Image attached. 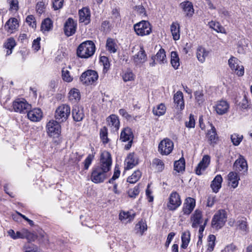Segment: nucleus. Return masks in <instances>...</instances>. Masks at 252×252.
<instances>
[{
    "label": "nucleus",
    "mask_w": 252,
    "mask_h": 252,
    "mask_svg": "<svg viewBox=\"0 0 252 252\" xmlns=\"http://www.w3.org/2000/svg\"><path fill=\"white\" fill-rule=\"evenodd\" d=\"M9 5V10L12 12H16L19 9V2L18 0H7Z\"/></svg>",
    "instance_id": "obj_53"
},
{
    "label": "nucleus",
    "mask_w": 252,
    "mask_h": 252,
    "mask_svg": "<svg viewBox=\"0 0 252 252\" xmlns=\"http://www.w3.org/2000/svg\"><path fill=\"white\" fill-rule=\"evenodd\" d=\"M135 229L137 230V232L139 233L140 235H142L144 232L147 229L146 221L142 220L139 221L135 225Z\"/></svg>",
    "instance_id": "obj_40"
},
{
    "label": "nucleus",
    "mask_w": 252,
    "mask_h": 252,
    "mask_svg": "<svg viewBox=\"0 0 252 252\" xmlns=\"http://www.w3.org/2000/svg\"><path fill=\"white\" fill-rule=\"evenodd\" d=\"M72 114L73 120L76 122L81 121L84 117L83 108H79L77 106L73 107Z\"/></svg>",
    "instance_id": "obj_27"
},
{
    "label": "nucleus",
    "mask_w": 252,
    "mask_h": 252,
    "mask_svg": "<svg viewBox=\"0 0 252 252\" xmlns=\"http://www.w3.org/2000/svg\"><path fill=\"white\" fill-rule=\"evenodd\" d=\"M122 77L125 82L131 81L134 80L135 75L132 71L127 70L123 73Z\"/></svg>",
    "instance_id": "obj_50"
},
{
    "label": "nucleus",
    "mask_w": 252,
    "mask_h": 252,
    "mask_svg": "<svg viewBox=\"0 0 252 252\" xmlns=\"http://www.w3.org/2000/svg\"><path fill=\"white\" fill-rule=\"evenodd\" d=\"M94 158V155L93 154H89L85 159L83 163L84 165V169L85 170L88 169L90 165L91 164Z\"/></svg>",
    "instance_id": "obj_55"
},
{
    "label": "nucleus",
    "mask_w": 252,
    "mask_h": 252,
    "mask_svg": "<svg viewBox=\"0 0 252 252\" xmlns=\"http://www.w3.org/2000/svg\"><path fill=\"white\" fill-rule=\"evenodd\" d=\"M236 247L233 244L226 246L222 252H234L236 251Z\"/></svg>",
    "instance_id": "obj_63"
},
{
    "label": "nucleus",
    "mask_w": 252,
    "mask_h": 252,
    "mask_svg": "<svg viewBox=\"0 0 252 252\" xmlns=\"http://www.w3.org/2000/svg\"><path fill=\"white\" fill-rule=\"evenodd\" d=\"M182 204L180 196L176 191L172 192L169 197L167 207L170 211L176 210Z\"/></svg>",
    "instance_id": "obj_9"
},
{
    "label": "nucleus",
    "mask_w": 252,
    "mask_h": 252,
    "mask_svg": "<svg viewBox=\"0 0 252 252\" xmlns=\"http://www.w3.org/2000/svg\"><path fill=\"white\" fill-rule=\"evenodd\" d=\"M80 23H84L85 25L89 24L91 22V12L88 7H83L78 11Z\"/></svg>",
    "instance_id": "obj_16"
},
{
    "label": "nucleus",
    "mask_w": 252,
    "mask_h": 252,
    "mask_svg": "<svg viewBox=\"0 0 252 252\" xmlns=\"http://www.w3.org/2000/svg\"><path fill=\"white\" fill-rule=\"evenodd\" d=\"M233 167L234 169L238 172L245 173L248 170L247 161L241 155H239V158L235 161Z\"/></svg>",
    "instance_id": "obj_13"
},
{
    "label": "nucleus",
    "mask_w": 252,
    "mask_h": 252,
    "mask_svg": "<svg viewBox=\"0 0 252 252\" xmlns=\"http://www.w3.org/2000/svg\"><path fill=\"white\" fill-rule=\"evenodd\" d=\"M216 236L214 235H210L208 237V248L207 252H212L215 246Z\"/></svg>",
    "instance_id": "obj_48"
},
{
    "label": "nucleus",
    "mask_w": 252,
    "mask_h": 252,
    "mask_svg": "<svg viewBox=\"0 0 252 252\" xmlns=\"http://www.w3.org/2000/svg\"><path fill=\"white\" fill-rule=\"evenodd\" d=\"M171 63L175 69L178 68L180 65L179 58L176 52L172 51L171 53Z\"/></svg>",
    "instance_id": "obj_39"
},
{
    "label": "nucleus",
    "mask_w": 252,
    "mask_h": 252,
    "mask_svg": "<svg viewBox=\"0 0 252 252\" xmlns=\"http://www.w3.org/2000/svg\"><path fill=\"white\" fill-rule=\"evenodd\" d=\"M174 102L176 108L182 110L184 109L185 104L183 94L181 91H178L174 95Z\"/></svg>",
    "instance_id": "obj_22"
},
{
    "label": "nucleus",
    "mask_w": 252,
    "mask_h": 252,
    "mask_svg": "<svg viewBox=\"0 0 252 252\" xmlns=\"http://www.w3.org/2000/svg\"><path fill=\"white\" fill-rule=\"evenodd\" d=\"M106 47L107 50L110 53H114L117 51V45L114 40L112 38H108L107 40Z\"/></svg>",
    "instance_id": "obj_45"
},
{
    "label": "nucleus",
    "mask_w": 252,
    "mask_h": 252,
    "mask_svg": "<svg viewBox=\"0 0 252 252\" xmlns=\"http://www.w3.org/2000/svg\"><path fill=\"white\" fill-rule=\"evenodd\" d=\"M180 7L183 9L184 12L186 13V16L191 17L194 14V9L192 3L189 1H185L181 2L180 4Z\"/></svg>",
    "instance_id": "obj_24"
},
{
    "label": "nucleus",
    "mask_w": 252,
    "mask_h": 252,
    "mask_svg": "<svg viewBox=\"0 0 252 252\" xmlns=\"http://www.w3.org/2000/svg\"><path fill=\"white\" fill-rule=\"evenodd\" d=\"M170 31L174 40H178L180 37V25L177 22H173L170 26Z\"/></svg>",
    "instance_id": "obj_29"
},
{
    "label": "nucleus",
    "mask_w": 252,
    "mask_h": 252,
    "mask_svg": "<svg viewBox=\"0 0 252 252\" xmlns=\"http://www.w3.org/2000/svg\"><path fill=\"white\" fill-rule=\"evenodd\" d=\"M100 62L103 64L104 69L107 71L110 66V63L108 58L105 56L101 57L100 58Z\"/></svg>",
    "instance_id": "obj_59"
},
{
    "label": "nucleus",
    "mask_w": 252,
    "mask_h": 252,
    "mask_svg": "<svg viewBox=\"0 0 252 252\" xmlns=\"http://www.w3.org/2000/svg\"><path fill=\"white\" fill-rule=\"evenodd\" d=\"M63 0H54L53 1V7L54 10H58L62 8Z\"/></svg>",
    "instance_id": "obj_61"
},
{
    "label": "nucleus",
    "mask_w": 252,
    "mask_h": 252,
    "mask_svg": "<svg viewBox=\"0 0 252 252\" xmlns=\"http://www.w3.org/2000/svg\"><path fill=\"white\" fill-rule=\"evenodd\" d=\"M174 169L178 173L182 172L185 171V160L183 158H182L178 160L175 161L174 164Z\"/></svg>",
    "instance_id": "obj_36"
},
{
    "label": "nucleus",
    "mask_w": 252,
    "mask_h": 252,
    "mask_svg": "<svg viewBox=\"0 0 252 252\" xmlns=\"http://www.w3.org/2000/svg\"><path fill=\"white\" fill-rule=\"evenodd\" d=\"M207 56L208 52L205 50L204 48L202 46L198 47L196 51V57L200 63H204Z\"/></svg>",
    "instance_id": "obj_35"
},
{
    "label": "nucleus",
    "mask_w": 252,
    "mask_h": 252,
    "mask_svg": "<svg viewBox=\"0 0 252 252\" xmlns=\"http://www.w3.org/2000/svg\"><path fill=\"white\" fill-rule=\"evenodd\" d=\"M100 137L103 143H108L107 129L105 126L102 127L100 130Z\"/></svg>",
    "instance_id": "obj_54"
},
{
    "label": "nucleus",
    "mask_w": 252,
    "mask_h": 252,
    "mask_svg": "<svg viewBox=\"0 0 252 252\" xmlns=\"http://www.w3.org/2000/svg\"><path fill=\"white\" fill-rule=\"evenodd\" d=\"M190 219L192 227L194 228H197L203 222L202 212L200 210H196L192 215Z\"/></svg>",
    "instance_id": "obj_18"
},
{
    "label": "nucleus",
    "mask_w": 252,
    "mask_h": 252,
    "mask_svg": "<svg viewBox=\"0 0 252 252\" xmlns=\"http://www.w3.org/2000/svg\"><path fill=\"white\" fill-rule=\"evenodd\" d=\"M60 122L56 120H50L46 125L47 132L50 137H58L61 132Z\"/></svg>",
    "instance_id": "obj_6"
},
{
    "label": "nucleus",
    "mask_w": 252,
    "mask_h": 252,
    "mask_svg": "<svg viewBox=\"0 0 252 252\" xmlns=\"http://www.w3.org/2000/svg\"><path fill=\"white\" fill-rule=\"evenodd\" d=\"M195 206V200L191 197L186 199L182 208V212L184 215H189L193 210Z\"/></svg>",
    "instance_id": "obj_17"
},
{
    "label": "nucleus",
    "mask_w": 252,
    "mask_h": 252,
    "mask_svg": "<svg viewBox=\"0 0 252 252\" xmlns=\"http://www.w3.org/2000/svg\"><path fill=\"white\" fill-rule=\"evenodd\" d=\"M214 108L217 114L223 115L227 112L229 108V104L226 101L220 100L217 103Z\"/></svg>",
    "instance_id": "obj_20"
},
{
    "label": "nucleus",
    "mask_w": 252,
    "mask_h": 252,
    "mask_svg": "<svg viewBox=\"0 0 252 252\" xmlns=\"http://www.w3.org/2000/svg\"><path fill=\"white\" fill-rule=\"evenodd\" d=\"M134 216V214H130L129 212H123L120 214L119 219L121 221H126V222H128L132 220Z\"/></svg>",
    "instance_id": "obj_41"
},
{
    "label": "nucleus",
    "mask_w": 252,
    "mask_h": 252,
    "mask_svg": "<svg viewBox=\"0 0 252 252\" xmlns=\"http://www.w3.org/2000/svg\"><path fill=\"white\" fill-rule=\"evenodd\" d=\"M239 61L234 57L228 60V64L231 70L238 76H242L244 74V67L239 64Z\"/></svg>",
    "instance_id": "obj_10"
},
{
    "label": "nucleus",
    "mask_w": 252,
    "mask_h": 252,
    "mask_svg": "<svg viewBox=\"0 0 252 252\" xmlns=\"http://www.w3.org/2000/svg\"><path fill=\"white\" fill-rule=\"evenodd\" d=\"M27 113L28 118L32 122L39 121L42 117V111L39 108H35L31 110H29Z\"/></svg>",
    "instance_id": "obj_23"
},
{
    "label": "nucleus",
    "mask_w": 252,
    "mask_h": 252,
    "mask_svg": "<svg viewBox=\"0 0 252 252\" xmlns=\"http://www.w3.org/2000/svg\"><path fill=\"white\" fill-rule=\"evenodd\" d=\"M210 162V157L208 155L203 156L202 160L199 162L195 168V173L198 175L202 174L209 166Z\"/></svg>",
    "instance_id": "obj_15"
},
{
    "label": "nucleus",
    "mask_w": 252,
    "mask_h": 252,
    "mask_svg": "<svg viewBox=\"0 0 252 252\" xmlns=\"http://www.w3.org/2000/svg\"><path fill=\"white\" fill-rule=\"evenodd\" d=\"M237 228L240 229L245 233L248 231V227L246 218H241L237 220L236 222Z\"/></svg>",
    "instance_id": "obj_34"
},
{
    "label": "nucleus",
    "mask_w": 252,
    "mask_h": 252,
    "mask_svg": "<svg viewBox=\"0 0 252 252\" xmlns=\"http://www.w3.org/2000/svg\"><path fill=\"white\" fill-rule=\"evenodd\" d=\"M107 122L108 125L115 130H117L119 128L120 122L118 117L115 115H111L107 118Z\"/></svg>",
    "instance_id": "obj_31"
},
{
    "label": "nucleus",
    "mask_w": 252,
    "mask_h": 252,
    "mask_svg": "<svg viewBox=\"0 0 252 252\" xmlns=\"http://www.w3.org/2000/svg\"><path fill=\"white\" fill-rule=\"evenodd\" d=\"M125 163L126 165L125 169L129 170L138 164V159L133 153H130L126 158Z\"/></svg>",
    "instance_id": "obj_19"
},
{
    "label": "nucleus",
    "mask_w": 252,
    "mask_h": 252,
    "mask_svg": "<svg viewBox=\"0 0 252 252\" xmlns=\"http://www.w3.org/2000/svg\"><path fill=\"white\" fill-rule=\"evenodd\" d=\"M95 51V45L93 41L86 40L81 43L77 47V56L82 59L92 57Z\"/></svg>",
    "instance_id": "obj_2"
},
{
    "label": "nucleus",
    "mask_w": 252,
    "mask_h": 252,
    "mask_svg": "<svg viewBox=\"0 0 252 252\" xmlns=\"http://www.w3.org/2000/svg\"><path fill=\"white\" fill-rule=\"evenodd\" d=\"M112 18L116 23L119 22L121 20V17L119 11L117 9H114L112 10Z\"/></svg>",
    "instance_id": "obj_62"
},
{
    "label": "nucleus",
    "mask_w": 252,
    "mask_h": 252,
    "mask_svg": "<svg viewBox=\"0 0 252 252\" xmlns=\"http://www.w3.org/2000/svg\"><path fill=\"white\" fill-rule=\"evenodd\" d=\"M134 9L140 16H146V12L143 6L141 5L136 6Z\"/></svg>",
    "instance_id": "obj_60"
},
{
    "label": "nucleus",
    "mask_w": 252,
    "mask_h": 252,
    "mask_svg": "<svg viewBox=\"0 0 252 252\" xmlns=\"http://www.w3.org/2000/svg\"><path fill=\"white\" fill-rule=\"evenodd\" d=\"M79 91L75 88L72 89L68 93V99L72 103H76L80 99Z\"/></svg>",
    "instance_id": "obj_30"
},
{
    "label": "nucleus",
    "mask_w": 252,
    "mask_h": 252,
    "mask_svg": "<svg viewBox=\"0 0 252 252\" xmlns=\"http://www.w3.org/2000/svg\"><path fill=\"white\" fill-rule=\"evenodd\" d=\"M19 26L18 20L15 18H10L5 24L4 28L7 33L11 34L18 30Z\"/></svg>",
    "instance_id": "obj_14"
},
{
    "label": "nucleus",
    "mask_w": 252,
    "mask_h": 252,
    "mask_svg": "<svg viewBox=\"0 0 252 252\" xmlns=\"http://www.w3.org/2000/svg\"><path fill=\"white\" fill-rule=\"evenodd\" d=\"M207 135L211 143H216L217 139V134L214 126L211 125V128L208 130Z\"/></svg>",
    "instance_id": "obj_44"
},
{
    "label": "nucleus",
    "mask_w": 252,
    "mask_h": 252,
    "mask_svg": "<svg viewBox=\"0 0 252 252\" xmlns=\"http://www.w3.org/2000/svg\"><path fill=\"white\" fill-rule=\"evenodd\" d=\"M190 233L189 231H186L183 232L181 236L182 245L181 247L183 249H186L190 242Z\"/></svg>",
    "instance_id": "obj_37"
},
{
    "label": "nucleus",
    "mask_w": 252,
    "mask_h": 252,
    "mask_svg": "<svg viewBox=\"0 0 252 252\" xmlns=\"http://www.w3.org/2000/svg\"><path fill=\"white\" fill-rule=\"evenodd\" d=\"M147 60V55L143 47H141L140 50L133 56V60L136 65L143 63Z\"/></svg>",
    "instance_id": "obj_21"
},
{
    "label": "nucleus",
    "mask_w": 252,
    "mask_h": 252,
    "mask_svg": "<svg viewBox=\"0 0 252 252\" xmlns=\"http://www.w3.org/2000/svg\"><path fill=\"white\" fill-rule=\"evenodd\" d=\"M133 29L138 36L148 35L152 32V26L148 21L142 20L134 24Z\"/></svg>",
    "instance_id": "obj_3"
},
{
    "label": "nucleus",
    "mask_w": 252,
    "mask_h": 252,
    "mask_svg": "<svg viewBox=\"0 0 252 252\" xmlns=\"http://www.w3.org/2000/svg\"><path fill=\"white\" fill-rule=\"evenodd\" d=\"M229 185L235 189L237 187L240 180V177L236 172H230L228 174Z\"/></svg>",
    "instance_id": "obj_26"
},
{
    "label": "nucleus",
    "mask_w": 252,
    "mask_h": 252,
    "mask_svg": "<svg viewBox=\"0 0 252 252\" xmlns=\"http://www.w3.org/2000/svg\"><path fill=\"white\" fill-rule=\"evenodd\" d=\"M26 22L32 28L34 29L36 28V21L33 15H31L28 16L26 18Z\"/></svg>",
    "instance_id": "obj_58"
},
{
    "label": "nucleus",
    "mask_w": 252,
    "mask_h": 252,
    "mask_svg": "<svg viewBox=\"0 0 252 252\" xmlns=\"http://www.w3.org/2000/svg\"><path fill=\"white\" fill-rule=\"evenodd\" d=\"M226 219V212L224 210H220L218 211L212 219V227L216 229L221 228L224 225Z\"/></svg>",
    "instance_id": "obj_5"
},
{
    "label": "nucleus",
    "mask_w": 252,
    "mask_h": 252,
    "mask_svg": "<svg viewBox=\"0 0 252 252\" xmlns=\"http://www.w3.org/2000/svg\"><path fill=\"white\" fill-rule=\"evenodd\" d=\"M154 57L156 58L157 62L159 64H164L167 62L165 52L162 48H160Z\"/></svg>",
    "instance_id": "obj_33"
},
{
    "label": "nucleus",
    "mask_w": 252,
    "mask_h": 252,
    "mask_svg": "<svg viewBox=\"0 0 252 252\" xmlns=\"http://www.w3.org/2000/svg\"><path fill=\"white\" fill-rule=\"evenodd\" d=\"M166 110L165 105L163 103H160L153 108V112L155 115L160 116L165 114Z\"/></svg>",
    "instance_id": "obj_38"
},
{
    "label": "nucleus",
    "mask_w": 252,
    "mask_h": 252,
    "mask_svg": "<svg viewBox=\"0 0 252 252\" xmlns=\"http://www.w3.org/2000/svg\"><path fill=\"white\" fill-rule=\"evenodd\" d=\"M53 26L52 21L49 18L45 19L41 23V29L43 32L50 31Z\"/></svg>",
    "instance_id": "obj_46"
},
{
    "label": "nucleus",
    "mask_w": 252,
    "mask_h": 252,
    "mask_svg": "<svg viewBox=\"0 0 252 252\" xmlns=\"http://www.w3.org/2000/svg\"><path fill=\"white\" fill-rule=\"evenodd\" d=\"M222 178L220 175H217L211 184V188L214 192L217 193L221 187Z\"/></svg>",
    "instance_id": "obj_25"
},
{
    "label": "nucleus",
    "mask_w": 252,
    "mask_h": 252,
    "mask_svg": "<svg viewBox=\"0 0 252 252\" xmlns=\"http://www.w3.org/2000/svg\"><path fill=\"white\" fill-rule=\"evenodd\" d=\"M70 114V107L67 104H62L58 106L55 113V118L58 122H65Z\"/></svg>",
    "instance_id": "obj_4"
},
{
    "label": "nucleus",
    "mask_w": 252,
    "mask_h": 252,
    "mask_svg": "<svg viewBox=\"0 0 252 252\" xmlns=\"http://www.w3.org/2000/svg\"><path fill=\"white\" fill-rule=\"evenodd\" d=\"M208 25L210 28L213 29L218 32H225L224 28L218 22L212 21L209 23Z\"/></svg>",
    "instance_id": "obj_43"
},
{
    "label": "nucleus",
    "mask_w": 252,
    "mask_h": 252,
    "mask_svg": "<svg viewBox=\"0 0 252 252\" xmlns=\"http://www.w3.org/2000/svg\"><path fill=\"white\" fill-rule=\"evenodd\" d=\"M173 147V143L171 140L164 139L159 144L158 151L162 155H168L172 151Z\"/></svg>",
    "instance_id": "obj_11"
},
{
    "label": "nucleus",
    "mask_w": 252,
    "mask_h": 252,
    "mask_svg": "<svg viewBox=\"0 0 252 252\" xmlns=\"http://www.w3.org/2000/svg\"><path fill=\"white\" fill-rule=\"evenodd\" d=\"M230 139L234 146H238L243 139V136L237 133H233L231 135Z\"/></svg>",
    "instance_id": "obj_49"
},
{
    "label": "nucleus",
    "mask_w": 252,
    "mask_h": 252,
    "mask_svg": "<svg viewBox=\"0 0 252 252\" xmlns=\"http://www.w3.org/2000/svg\"><path fill=\"white\" fill-rule=\"evenodd\" d=\"M133 134L130 128L128 127L125 128L121 133L120 140L122 142L128 141L132 140Z\"/></svg>",
    "instance_id": "obj_28"
},
{
    "label": "nucleus",
    "mask_w": 252,
    "mask_h": 252,
    "mask_svg": "<svg viewBox=\"0 0 252 252\" xmlns=\"http://www.w3.org/2000/svg\"><path fill=\"white\" fill-rule=\"evenodd\" d=\"M152 165L156 168L158 172H160L164 168V164L160 159L154 158L152 161Z\"/></svg>",
    "instance_id": "obj_42"
},
{
    "label": "nucleus",
    "mask_w": 252,
    "mask_h": 252,
    "mask_svg": "<svg viewBox=\"0 0 252 252\" xmlns=\"http://www.w3.org/2000/svg\"><path fill=\"white\" fill-rule=\"evenodd\" d=\"M141 176V172L139 170H136L127 178V181L130 184H134L140 179Z\"/></svg>",
    "instance_id": "obj_47"
},
{
    "label": "nucleus",
    "mask_w": 252,
    "mask_h": 252,
    "mask_svg": "<svg viewBox=\"0 0 252 252\" xmlns=\"http://www.w3.org/2000/svg\"><path fill=\"white\" fill-rule=\"evenodd\" d=\"M112 158L111 154L103 151L100 156V165L93 168L91 180L93 182L98 184L103 182L107 178V173L109 171L112 165Z\"/></svg>",
    "instance_id": "obj_1"
},
{
    "label": "nucleus",
    "mask_w": 252,
    "mask_h": 252,
    "mask_svg": "<svg viewBox=\"0 0 252 252\" xmlns=\"http://www.w3.org/2000/svg\"><path fill=\"white\" fill-rule=\"evenodd\" d=\"M12 106L14 112L20 113H26L31 108V105L23 98L16 99L13 102Z\"/></svg>",
    "instance_id": "obj_8"
},
{
    "label": "nucleus",
    "mask_w": 252,
    "mask_h": 252,
    "mask_svg": "<svg viewBox=\"0 0 252 252\" xmlns=\"http://www.w3.org/2000/svg\"><path fill=\"white\" fill-rule=\"evenodd\" d=\"M139 186H135L133 189H129L128 191V196L131 198H135L139 193Z\"/></svg>",
    "instance_id": "obj_56"
},
{
    "label": "nucleus",
    "mask_w": 252,
    "mask_h": 252,
    "mask_svg": "<svg viewBox=\"0 0 252 252\" xmlns=\"http://www.w3.org/2000/svg\"><path fill=\"white\" fill-rule=\"evenodd\" d=\"M194 96L196 102L199 104H202L205 101V97L202 91H197L194 92Z\"/></svg>",
    "instance_id": "obj_52"
},
{
    "label": "nucleus",
    "mask_w": 252,
    "mask_h": 252,
    "mask_svg": "<svg viewBox=\"0 0 252 252\" xmlns=\"http://www.w3.org/2000/svg\"><path fill=\"white\" fill-rule=\"evenodd\" d=\"M195 124V122L194 115L190 114L189 117V121L185 123V126L188 128H194Z\"/></svg>",
    "instance_id": "obj_57"
},
{
    "label": "nucleus",
    "mask_w": 252,
    "mask_h": 252,
    "mask_svg": "<svg viewBox=\"0 0 252 252\" xmlns=\"http://www.w3.org/2000/svg\"><path fill=\"white\" fill-rule=\"evenodd\" d=\"M77 22L71 18H69L66 21L64 25L63 31L67 36L73 35L76 31Z\"/></svg>",
    "instance_id": "obj_12"
},
{
    "label": "nucleus",
    "mask_w": 252,
    "mask_h": 252,
    "mask_svg": "<svg viewBox=\"0 0 252 252\" xmlns=\"http://www.w3.org/2000/svg\"><path fill=\"white\" fill-rule=\"evenodd\" d=\"M98 75L96 71L88 70L83 72L80 76L81 82L86 85L93 84L98 79Z\"/></svg>",
    "instance_id": "obj_7"
},
{
    "label": "nucleus",
    "mask_w": 252,
    "mask_h": 252,
    "mask_svg": "<svg viewBox=\"0 0 252 252\" xmlns=\"http://www.w3.org/2000/svg\"><path fill=\"white\" fill-rule=\"evenodd\" d=\"M62 76L63 80L66 82H70L73 80V77L70 75V72L67 68H63Z\"/></svg>",
    "instance_id": "obj_51"
},
{
    "label": "nucleus",
    "mask_w": 252,
    "mask_h": 252,
    "mask_svg": "<svg viewBox=\"0 0 252 252\" xmlns=\"http://www.w3.org/2000/svg\"><path fill=\"white\" fill-rule=\"evenodd\" d=\"M16 42L14 39L12 37L8 38L3 44V47L6 49V55H10L12 52V50L16 46Z\"/></svg>",
    "instance_id": "obj_32"
},
{
    "label": "nucleus",
    "mask_w": 252,
    "mask_h": 252,
    "mask_svg": "<svg viewBox=\"0 0 252 252\" xmlns=\"http://www.w3.org/2000/svg\"><path fill=\"white\" fill-rule=\"evenodd\" d=\"M44 3L43 1L38 2L36 6V10L37 13L41 14L44 12Z\"/></svg>",
    "instance_id": "obj_64"
}]
</instances>
